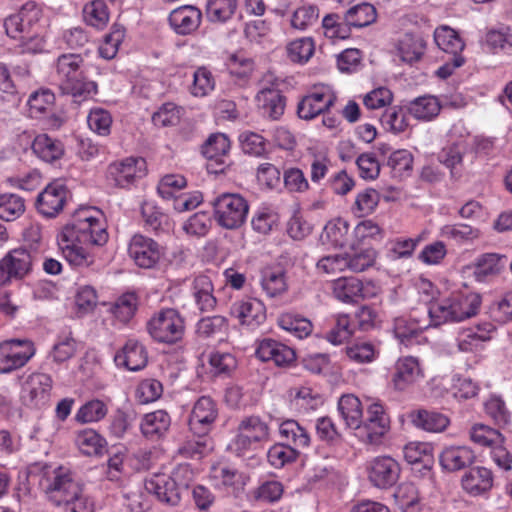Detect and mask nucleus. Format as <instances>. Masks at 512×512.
<instances>
[{
	"mask_svg": "<svg viewBox=\"0 0 512 512\" xmlns=\"http://www.w3.org/2000/svg\"><path fill=\"white\" fill-rule=\"evenodd\" d=\"M256 356L263 362L272 361L278 367L290 366L296 359L292 348L270 338L259 343Z\"/></svg>",
	"mask_w": 512,
	"mask_h": 512,
	"instance_id": "nucleus-19",
	"label": "nucleus"
},
{
	"mask_svg": "<svg viewBox=\"0 0 512 512\" xmlns=\"http://www.w3.org/2000/svg\"><path fill=\"white\" fill-rule=\"evenodd\" d=\"M370 483L379 489H389L399 480L400 464L390 456H379L370 460L366 465Z\"/></svg>",
	"mask_w": 512,
	"mask_h": 512,
	"instance_id": "nucleus-11",
	"label": "nucleus"
},
{
	"mask_svg": "<svg viewBox=\"0 0 512 512\" xmlns=\"http://www.w3.org/2000/svg\"><path fill=\"white\" fill-rule=\"evenodd\" d=\"M441 235L458 243L472 242L481 236L480 229L467 224L459 223L445 225L441 228Z\"/></svg>",
	"mask_w": 512,
	"mask_h": 512,
	"instance_id": "nucleus-52",
	"label": "nucleus"
},
{
	"mask_svg": "<svg viewBox=\"0 0 512 512\" xmlns=\"http://www.w3.org/2000/svg\"><path fill=\"white\" fill-rule=\"evenodd\" d=\"M470 439L480 446L493 447L495 444L503 443L502 434L487 425L476 424L470 430Z\"/></svg>",
	"mask_w": 512,
	"mask_h": 512,
	"instance_id": "nucleus-60",
	"label": "nucleus"
},
{
	"mask_svg": "<svg viewBox=\"0 0 512 512\" xmlns=\"http://www.w3.org/2000/svg\"><path fill=\"white\" fill-rule=\"evenodd\" d=\"M170 425V415L164 410H156L143 417L140 427L146 438L158 440L168 432Z\"/></svg>",
	"mask_w": 512,
	"mask_h": 512,
	"instance_id": "nucleus-28",
	"label": "nucleus"
},
{
	"mask_svg": "<svg viewBox=\"0 0 512 512\" xmlns=\"http://www.w3.org/2000/svg\"><path fill=\"white\" fill-rule=\"evenodd\" d=\"M507 257L498 253H485L477 259L475 274L477 277L499 275L505 268Z\"/></svg>",
	"mask_w": 512,
	"mask_h": 512,
	"instance_id": "nucleus-43",
	"label": "nucleus"
},
{
	"mask_svg": "<svg viewBox=\"0 0 512 512\" xmlns=\"http://www.w3.org/2000/svg\"><path fill=\"white\" fill-rule=\"evenodd\" d=\"M108 413L107 405L99 399L86 402L77 411L75 419L80 423L97 422L105 418Z\"/></svg>",
	"mask_w": 512,
	"mask_h": 512,
	"instance_id": "nucleus-55",
	"label": "nucleus"
},
{
	"mask_svg": "<svg viewBox=\"0 0 512 512\" xmlns=\"http://www.w3.org/2000/svg\"><path fill=\"white\" fill-rule=\"evenodd\" d=\"M482 297L478 293L456 291L429 306V316L434 326L447 322H461L472 318L480 310Z\"/></svg>",
	"mask_w": 512,
	"mask_h": 512,
	"instance_id": "nucleus-5",
	"label": "nucleus"
},
{
	"mask_svg": "<svg viewBox=\"0 0 512 512\" xmlns=\"http://www.w3.org/2000/svg\"><path fill=\"white\" fill-rule=\"evenodd\" d=\"M35 256L25 248H17L8 252L0 260V286L13 279L21 280L32 270Z\"/></svg>",
	"mask_w": 512,
	"mask_h": 512,
	"instance_id": "nucleus-10",
	"label": "nucleus"
},
{
	"mask_svg": "<svg viewBox=\"0 0 512 512\" xmlns=\"http://www.w3.org/2000/svg\"><path fill=\"white\" fill-rule=\"evenodd\" d=\"M277 323L280 328L299 339L306 338L313 330V325L309 319L292 313L280 315Z\"/></svg>",
	"mask_w": 512,
	"mask_h": 512,
	"instance_id": "nucleus-39",
	"label": "nucleus"
},
{
	"mask_svg": "<svg viewBox=\"0 0 512 512\" xmlns=\"http://www.w3.org/2000/svg\"><path fill=\"white\" fill-rule=\"evenodd\" d=\"M336 101L333 91L327 86L315 87L302 97L297 105V114L301 119L311 120L329 111Z\"/></svg>",
	"mask_w": 512,
	"mask_h": 512,
	"instance_id": "nucleus-13",
	"label": "nucleus"
},
{
	"mask_svg": "<svg viewBox=\"0 0 512 512\" xmlns=\"http://www.w3.org/2000/svg\"><path fill=\"white\" fill-rule=\"evenodd\" d=\"M394 497L403 512H419L421 510L419 492L412 482L400 484L394 493Z\"/></svg>",
	"mask_w": 512,
	"mask_h": 512,
	"instance_id": "nucleus-42",
	"label": "nucleus"
},
{
	"mask_svg": "<svg viewBox=\"0 0 512 512\" xmlns=\"http://www.w3.org/2000/svg\"><path fill=\"white\" fill-rule=\"evenodd\" d=\"M426 49V42L420 35L404 34L398 41L397 51L403 62L412 64L419 61Z\"/></svg>",
	"mask_w": 512,
	"mask_h": 512,
	"instance_id": "nucleus-32",
	"label": "nucleus"
},
{
	"mask_svg": "<svg viewBox=\"0 0 512 512\" xmlns=\"http://www.w3.org/2000/svg\"><path fill=\"white\" fill-rule=\"evenodd\" d=\"M39 485L53 505L65 506L70 512H91L83 496V485L70 469L59 466L45 473Z\"/></svg>",
	"mask_w": 512,
	"mask_h": 512,
	"instance_id": "nucleus-2",
	"label": "nucleus"
},
{
	"mask_svg": "<svg viewBox=\"0 0 512 512\" xmlns=\"http://www.w3.org/2000/svg\"><path fill=\"white\" fill-rule=\"evenodd\" d=\"M410 418L415 427L435 433L444 431L450 423L446 415L426 409H419L412 412Z\"/></svg>",
	"mask_w": 512,
	"mask_h": 512,
	"instance_id": "nucleus-31",
	"label": "nucleus"
},
{
	"mask_svg": "<svg viewBox=\"0 0 512 512\" xmlns=\"http://www.w3.org/2000/svg\"><path fill=\"white\" fill-rule=\"evenodd\" d=\"M56 79L62 94L82 102L97 94V84L88 79L84 58L77 53H64L55 62Z\"/></svg>",
	"mask_w": 512,
	"mask_h": 512,
	"instance_id": "nucleus-3",
	"label": "nucleus"
},
{
	"mask_svg": "<svg viewBox=\"0 0 512 512\" xmlns=\"http://www.w3.org/2000/svg\"><path fill=\"white\" fill-rule=\"evenodd\" d=\"M347 21L354 28H363L371 25L377 18L375 7L370 3H361L346 11Z\"/></svg>",
	"mask_w": 512,
	"mask_h": 512,
	"instance_id": "nucleus-47",
	"label": "nucleus"
},
{
	"mask_svg": "<svg viewBox=\"0 0 512 512\" xmlns=\"http://www.w3.org/2000/svg\"><path fill=\"white\" fill-rule=\"evenodd\" d=\"M41 15V8L34 1H27L18 12L4 19L6 35L20 41V53L35 54L43 49L42 39L34 33Z\"/></svg>",
	"mask_w": 512,
	"mask_h": 512,
	"instance_id": "nucleus-4",
	"label": "nucleus"
},
{
	"mask_svg": "<svg viewBox=\"0 0 512 512\" xmlns=\"http://www.w3.org/2000/svg\"><path fill=\"white\" fill-rule=\"evenodd\" d=\"M484 410L499 427H505L511 422L512 414L504 400L498 396L490 397L484 404Z\"/></svg>",
	"mask_w": 512,
	"mask_h": 512,
	"instance_id": "nucleus-51",
	"label": "nucleus"
},
{
	"mask_svg": "<svg viewBox=\"0 0 512 512\" xmlns=\"http://www.w3.org/2000/svg\"><path fill=\"white\" fill-rule=\"evenodd\" d=\"M211 225V217L206 212H197L184 222L182 228L189 236L204 237L209 232Z\"/></svg>",
	"mask_w": 512,
	"mask_h": 512,
	"instance_id": "nucleus-63",
	"label": "nucleus"
},
{
	"mask_svg": "<svg viewBox=\"0 0 512 512\" xmlns=\"http://www.w3.org/2000/svg\"><path fill=\"white\" fill-rule=\"evenodd\" d=\"M462 488L472 496H478L489 491L493 486L491 470L485 467H473L463 475Z\"/></svg>",
	"mask_w": 512,
	"mask_h": 512,
	"instance_id": "nucleus-26",
	"label": "nucleus"
},
{
	"mask_svg": "<svg viewBox=\"0 0 512 512\" xmlns=\"http://www.w3.org/2000/svg\"><path fill=\"white\" fill-rule=\"evenodd\" d=\"M146 161L141 157H128L109 165L108 177L119 189H131L137 179L146 174Z\"/></svg>",
	"mask_w": 512,
	"mask_h": 512,
	"instance_id": "nucleus-12",
	"label": "nucleus"
},
{
	"mask_svg": "<svg viewBox=\"0 0 512 512\" xmlns=\"http://www.w3.org/2000/svg\"><path fill=\"white\" fill-rule=\"evenodd\" d=\"M94 207H80L75 210L70 223L58 235L57 242L63 257L75 267H90L94 255L88 245L103 246L108 241V232L99 219L92 215Z\"/></svg>",
	"mask_w": 512,
	"mask_h": 512,
	"instance_id": "nucleus-1",
	"label": "nucleus"
},
{
	"mask_svg": "<svg viewBox=\"0 0 512 512\" xmlns=\"http://www.w3.org/2000/svg\"><path fill=\"white\" fill-rule=\"evenodd\" d=\"M25 211V201L18 194H0V219L13 221Z\"/></svg>",
	"mask_w": 512,
	"mask_h": 512,
	"instance_id": "nucleus-50",
	"label": "nucleus"
},
{
	"mask_svg": "<svg viewBox=\"0 0 512 512\" xmlns=\"http://www.w3.org/2000/svg\"><path fill=\"white\" fill-rule=\"evenodd\" d=\"M383 238L384 230L377 223L372 220H363L353 230L350 249L371 241H381Z\"/></svg>",
	"mask_w": 512,
	"mask_h": 512,
	"instance_id": "nucleus-37",
	"label": "nucleus"
},
{
	"mask_svg": "<svg viewBox=\"0 0 512 512\" xmlns=\"http://www.w3.org/2000/svg\"><path fill=\"white\" fill-rule=\"evenodd\" d=\"M229 149L228 137L223 133H214L202 145V154L208 159H215L218 164H224L222 157L227 155Z\"/></svg>",
	"mask_w": 512,
	"mask_h": 512,
	"instance_id": "nucleus-44",
	"label": "nucleus"
},
{
	"mask_svg": "<svg viewBox=\"0 0 512 512\" xmlns=\"http://www.w3.org/2000/svg\"><path fill=\"white\" fill-rule=\"evenodd\" d=\"M231 316L237 318L242 325L257 327L266 319V308L262 301L256 298H247L236 301L230 308Z\"/></svg>",
	"mask_w": 512,
	"mask_h": 512,
	"instance_id": "nucleus-18",
	"label": "nucleus"
},
{
	"mask_svg": "<svg viewBox=\"0 0 512 512\" xmlns=\"http://www.w3.org/2000/svg\"><path fill=\"white\" fill-rule=\"evenodd\" d=\"M83 17L87 25L102 29L109 21V10L103 0H93L84 6Z\"/></svg>",
	"mask_w": 512,
	"mask_h": 512,
	"instance_id": "nucleus-46",
	"label": "nucleus"
},
{
	"mask_svg": "<svg viewBox=\"0 0 512 512\" xmlns=\"http://www.w3.org/2000/svg\"><path fill=\"white\" fill-rule=\"evenodd\" d=\"M202 12L193 5H183L172 10L168 22L172 30L181 36L190 35L201 25Z\"/></svg>",
	"mask_w": 512,
	"mask_h": 512,
	"instance_id": "nucleus-17",
	"label": "nucleus"
},
{
	"mask_svg": "<svg viewBox=\"0 0 512 512\" xmlns=\"http://www.w3.org/2000/svg\"><path fill=\"white\" fill-rule=\"evenodd\" d=\"M87 123L94 133L100 136H107L111 131L112 117L107 110L96 107L90 110L87 116Z\"/></svg>",
	"mask_w": 512,
	"mask_h": 512,
	"instance_id": "nucleus-61",
	"label": "nucleus"
},
{
	"mask_svg": "<svg viewBox=\"0 0 512 512\" xmlns=\"http://www.w3.org/2000/svg\"><path fill=\"white\" fill-rule=\"evenodd\" d=\"M260 285L270 298L282 295L287 290L284 271L270 267L264 268L261 270Z\"/></svg>",
	"mask_w": 512,
	"mask_h": 512,
	"instance_id": "nucleus-35",
	"label": "nucleus"
},
{
	"mask_svg": "<svg viewBox=\"0 0 512 512\" xmlns=\"http://www.w3.org/2000/svg\"><path fill=\"white\" fill-rule=\"evenodd\" d=\"M322 244H329L334 248H343L350 246L349 223L342 219L336 218L329 221L320 235Z\"/></svg>",
	"mask_w": 512,
	"mask_h": 512,
	"instance_id": "nucleus-29",
	"label": "nucleus"
},
{
	"mask_svg": "<svg viewBox=\"0 0 512 512\" xmlns=\"http://www.w3.org/2000/svg\"><path fill=\"white\" fill-rule=\"evenodd\" d=\"M238 0H208L205 7L207 20L213 24H226L237 13Z\"/></svg>",
	"mask_w": 512,
	"mask_h": 512,
	"instance_id": "nucleus-30",
	"label": "nucleus"
},
{
	"mask_svg": "<svg viewBox=\"0 0 512 512\" xmlns=\"http://www.w3.org/2000/svg\"><path fill=\"white\" fill-rule=\"evenodd\" d=\"M51 388V377L43 373L31 375L26 382L30 401L35 405L44 404L48 400Z\"/></svg>",
	"mask_w": 512,
	"mask_h": 512,
	"instance_id": "nucleus-38",
	"label": "nucleus"
},
{
	"mask_svg": "<svg viewBox=\"0 0 512 512\" xmlns=\"http://www.w3.org/2000/svg\"><path fill=\"white\" fill-rule=\"evenodd\" d=\"M218 417L215 401L209 396L200 397L194 404L189 416L190 431L196 436H206Z\"/></svg>",
	"mask_w": 512,
	"mask_h": 512,
	"instance_id": "nucleus-14",
	"label": "nucleus"
},
{
	"mask_svg": "<svg viewBox=\"0 0 512 512\" xmlns=\"http://www.w3.org/2000/svg\"><path fill=\"white\" fill-rule=\"evenodd\" d=\"M215 80L212 73L205 67H199L193 73V83L190 92L193 96L203 97L214 89Z\"/></svg>",
	"mask_w": 512,
	"mask_h": 512,
	"instance_id": "nucleus-64",
	"label": "nucleus"
},
{
	"mask_svg": "<svg viewBox=\"0 0 512 512\" xmlns=\"http://www.w3.org/2000/svg\"><path fill=\"white\" fill-rule=\"evenodd\" d=\"M128 252L135 264L145 269L154 267L161 256L158 243L140 234L132 237Z\"/></svg>",
	"mask_w": 512,
	"mask_h": 512,
	"instance_id": "nucleus-16",
	"label": "nucleus"
},
{
	"mask_svg": "<svg viewBox=\"0 0 512 512\" xmlns=\"http://www.w3.org/2000/svg\"><path fill=\"white\" fill-rule=\"evenodd\" d=\"M227 328V319L224 316L215 315L200 319L196 326V333L202 338H210L224 334Z\"/></svg>",
	"mask_w": 512,
	"mask_h": 512,
	"instance_id": "nucleus-58",
	"label": "nucleus"
},
{
	"mask_svg": "<svg viewBox=\"0 0 512 512\" xmlns=\"http://www.w3.org/2000/svg\"><path fill=\"white\" fill-rule=\"evenodd\" d=\"M65 203V194H38L35 206L43 216L53 218L62 211Z\"/></svg>",
	"mask_w": 512,
	"mask_h": 512,
	"instance_id": "nucleus-53",
	"label": "nucleus"
},
{
	"mask_svg": "<svg viewBox=\"0 0 512 512\" xmlns=\"http://www.w3.org/2000/svg\"><path fill=\"white\" fill-rule=\"evenodd\" d=\"M404 458L413 466L424 463V470L427 472L433 467V446L425 442H411L404 447Z\"/></svg>",
	"mask_w": 512,
	"mask_h": 512,
	"instance_id": "nucleus-34",
	"label": "nucleus"
},
{
	"mask_svg": "<svg viewBox=\"0 0 512 512\" xmlns=\"http://www.w3.org/2000/svg\"><path fill=\"white\" fill-rule=\"evenodd\" d=\"M434 39L440 49L452 56L461 55L460 53L465 47L457 32L449 27L436 29Z\"/></svg>",
	"mask_w": 512,
	"mask_h": 512,
	"instance_id": "nucleus-45",
	"label": "nucleus"
},
{
	"mask_svg": "<svg viewBox=\"0 0 512 512\" xmlns=\"http://www.w3.org/2000/svg\"><path fill=\"white\" fill-rule=\"evenodd\" d=\"M33 154L45 163L53 164L65 155V146L59 139L46 133L38 134L31 144Z\"/></svg>",
	"mask_w": 512,
	"mask_h": 512,
	"instance_id": "nucleus-22",
	"label": "nucleus"
},
{
	"mask_svg": "<svg viewBox=\"0 0 512 512\" xmlns=\"http://www.w3.org/2000/svg\"><path fill=\"white\" fill-rule=\"evenodd\" d=\"M315 46L311 37L296 39L287 45L289 59L297 63L307 62L314 54Z\"/></svg>",
	"mask_w": 512,
	"mask_h": 512,
	"instance_id": "nucleus-59",
	"label": "nucleus"
},
{
	"mask_svg": "<svg viewBox=\"0 0 512 512\" xmlns=\"http://www.w3.org/2000/svg\"><path fill=\"white\" fill-rule=\"evenodd\" d=\"M125 37V28L123 25L114 23L110 32L104 36L103 43L99 47V54L102 58L113 59Z\"/></svg>",
	"mask_w": 512,
	"mask_h": 512,
	"instance_id": "nucleus-49",
	"label": "nucleus"
},
{
	"mask_svg": "<svg viewBox=\"0 0 512 512\" xmlns=\"http://www.w3.org/2000/svg\"><path fill=\"white\" fill-rule=\"evenodd\" d=\"M383 128L395 134L405 131L408 127V119L401 107L393 106L384 111L380 117Z\"/></svg>",
	"mask_w": 512,
	"mask_h": 512,
	"instance_id": "nucleus-56",
	"label": "nucleus"
},
{
	"mask_svg": "<svg viewBox=\"0 0 512 512\" xmlns=\"http://www.w3.org/2000/svg\"><path fill=\"white\" fill-rule=\"evenodd\" d=\"M473 450L467 446H449L439 456L441 467L448 472L462 470L475 461Z\"/></svg>",
	"mask_w": 512,
	"mask_h": 512,
	"instance_id": "nucleus-24",
	"label": "nucleus"
},
{
	"mask_svg": "<svg viewBox=\"0 0 512 512\" xmlns=\"http://www.w3.org/2000/svg\"><path fill=\"white\" fill-rule=\"evenodd\" d=\"M148 356L145 347L136 340H128L122 350L115 355L117 365L130 371H139L147 365Z\"/></svg>",
	"mask_w": 512,
	"mask_h": 512,
	"instance_id": "nucleus-25",
	"label": "nucleus"
},
{
	"mask_svg": "<svg viewBox=\"0 0 512 512\" xmlns=\"http://www.w3.org/2000/svg\"><path fill=\"white\" fill-rule=\"evenodd\" d=\"M75 442L80 451L88 456L101 454L105 444V440L92 429L78 432Z\"/></svg>",
	"mask_w": 512,
	"mask_h": 512,
	"instance_id": "nucleus-48",
	"label": "nucleus"
},
{
	"mask_svg": "<svg viewBox=\"0 0 512 512\" xmlns=\"http://www.w3.org/2000/svg\"><path fill=\"white\" fill-rule=\"evenodd\" d=\"M441 104L435 96H421L409 103V113L418 120L430 121L441 111Z\"/></svg>",
	"mask_w": 512,
	"mask_h": 512,
	"instance_id": "nucleus-36",
	"label": "nucleus"
},
{
	"mask_svg": "<svg viewBox=\"0 0 512 512\" xmlns=\"http://www.w3.org/2000/svg\"><path fill=\"white\" fill-rule=\"evenodd\" d=\"M145 489L149 494L168 505L176 506L181 500V493L175 482L166 474H155L145 481Z\"/></svg>",
	"mask_w": 512,
	"mask_h": 512,
	"instance_id": "nucleus-21",
	"label": "nucleus"
},
{
	"mask_svg": "<svg viewBox=\"0 0 512 512\" xmlns=\"http://www.w3.org/2000/svg\"><path fill=\"white\" fill-rule=\"evenodd\" d=\"M387 165L391 169L392 176L402 179L412 171L413 156L406 149H400L391 153Z\"/></svg>",
	"mask_w": 512,
	"mask_h": 512,
	"instance_id": "nucleus-54",
	"label": "nucleus"
},
{
	"mask_svg": "<svg viewBox=\"0 0 512 512\" xmlns=\"http://www.w3.org/2000/svg\"><path fill=\"white\" fill-rule=\"evenodd\" d=\"M377 252L373 248L357 250L351 249V252H345L346 271L360 273L375 264Z\"/></svg>",
	"mask_w": 512,
	"mask_h": 512,
	"instance_id": "nucleus-41",
	"label": "nucleus"
},
{
	"mask_svg": "<svg viewBox=\"0 0 512 512\" xmlns=\"http://www.w3.org/2000/svg\"><path fill=\"white\" fill-rule=\"evenodd\" d=\"M214 217L225 229H237L245 221L248 203L240 194H221L213 201Z\"/></svg>",
	"mask_w": 512,
	"mask_h": 512,
	"instance_id": "nucleus-7",
	"label": "nucleus"
},
{
	"mask_svg": "<svg viewBox=\"0 0 512 512\" xmlns=\"http://www.w3.org/2000/svg\"><path fill=\"white\" fill-rule=\"evenodd\" d=\"M299 452L291 445H273L267 453L268 462L275 468H282L286 464L296 461Z\"/></svg>",
	"mask_w": 512,
	"mask_h": 512,
	"instance_id": "nucleus-62",
	"label": "nucleus"
},
{
	"mask_svg": "<svg viewBox=\"0 0 512 512\" xmlns=\"http://www.w3.org/2000/svg\"><path fill=\"white\" fill-rule=\"evenodd\" d=\"M423 377L419 360L413 356H406L396 361L391 382L395 390L406 391Z\"/></svg>",
	"mask_w": 512,
	"mask_h": 512,
	"instance_id": "nucleus-15",
	"label": "nucleus"
},
{
	"mask_svg": "<svg viewBox=\"0 0 512 512\" xmlns=\"http://www.w3.org/2000/svg\"><path fill=\"white\" fill-rule=\"evenodd\" d=\"M280 434L289 442L292 448L305 449L310 445V435L307 430L295 420H286L281 423Z\"/></svg>",
	"mask_w": 512,
	"mask_h": 512,
	"instance_id": "nucleus-40",
	"label": "nucleus"
},
{
	"mask_svg": "<svg viewBox=\"0 0 512 512\" xmlns=\"http://www.w3.org/2000/svg\"><path fill=\"white\" fill-rule=\"evenodd\" d=\"M390 430V418L380 402H373L367 407L365 420L357 430L358 438L364 443L378 445Z\"/></svg>",
	"mask_w": 512,
	"mask_h": 512,
	"instance_id": "nucleus-8",
	"label": "nucleus"
},
{
	"mask_svg": "<svg viewBox=\"0 0 512 512\" xmlns=\"http://www.w3.org/2000/svg\"><path fill=\"white\" fill-rule=\"evenodd\" d=\"M261 114L270 120H279L286 108V96L274 87H263L255 97Z\"/></svg>",
	"mask_w": 512,
	"mask_h": 512,
	"instance_id": "nucleus-20",
	"label": "nucleus"
},
{
	"mask_svg": "<svg viewBox=\"0 0 512 512\" xmlns=\"http://www.w3.org/2000/svg\"><path fill=\"white\" fill-rule=\"evenodd\" d=\"M149 335L159 343L175 344L185 333V321L174 308L155 313L146 324Z\"/></svg>",
	"mask_w": 512,
	"mask_h": 512,
	"instance_id": "nucleus-6",
	"label": "nucleus"
},
{
	"mask_svg": "<svg viewBox=\"0 0 512 512\" xmlns=\"http://www.w3.org/2000/svg\"><path fill=\"white\" fill-rule=\"evenodd\" d=\"M34 354V345L28 340L10 339L0 342V374L22 368Z\"/></svg>",
	"mask_w": 512,
	"mask_h": 512,
	"instance_id": "nucleus-9",
	"label": "nucleus"
},
{
	"mask_svg": "<svg viewBox=\"0 0 512 512\" xmlns=\"http://www.w3.org/2000/svg\"><path fill=\"white\" fill-rule=\"evenodd\" d=\"M338 410L346 426L357 431L363 418V409L359 398L352 394L341 396L338 401Z\"/></svg>",
	"mask_w": 512,
	"mask_h": 512,
	"instance_id": "nucleus-33",
	"label": "nucleus"
},
{
	"mask_svg": "<svg viewBox=\"0 0 512 512\" xmlns=\"http://www.w3.org/2000/svg\"><path fill=\"white\" fill-rule=\"evenodd\" d=\"M137 306V296L134 293H125L114 302L111 312L119 321L127 323L134 316Z\"/></svg>",
	"mask_w": 512,
	"mask_h": 512,
	"instance_id": "nucleus-57",
	"label": "nucleus"
},
{
	"mask_svg": "<svg viewBox=\"0 0 512 512\" xmlns=\"http://www.w3.org/2000/svg\"><path fill=\"white\" fill-rule=\"evenodd\" d=\"M192 294L201 312H210L216 307L217 300L214 296V287L209 276L201 274L194 278Z\"/></svg>",
	"mask_w": 512,
	"mask_h": 512,
	"instance_id": "nucleus-27",
	"label": "nucleus"
},
{
	"mask_svg": "<svg viewBox=\"0 0 512 512\" xmlns=\"http://www.w3.org/2000/svg\"><path fill=\"white\" fill-rule=\"evenodd\" d=\"M332 292L336 299L344 303H354L368 297L367 288L355 277H340L334 280Z\"/></svg>",
	"mask_w": 512,
	"mask_h": 512,
	"instance_id": "nucleus-23",
	"label": "nucleus"
}]
</instances>
